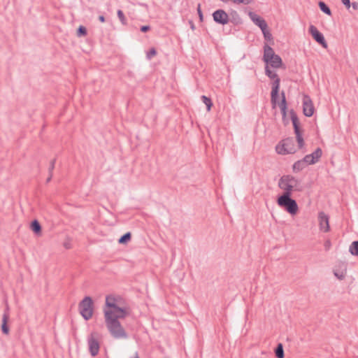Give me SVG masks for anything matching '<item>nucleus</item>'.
<instances>
[{
  "instance_id": "17",
  "label": "nucleus",
  "mask_w": 358,
  "mask_h": 358,
  "mask_svg": "<svg viewBox=\"0 0 358 358\" xmlns=\"http://www.w3.org/2000/svg\"><path fill=\"white\" fill-rule=\"evenodd\" d=\"M30 229L36 235H41L42 227L37 220H34L31 222Z\"/></svg>"
},
{
  "instance_id": "32",
  "label": "nucleus",
  "mask_w": 358,
  "mask_h": 358,
  "mask_svg": "<svg viewBox=\"0 0 358 358\" xmlns=\"http://www.w3.org/2000/svg\"><path fill=\"white\" fill-rule=\"evenodd\" d=\"M234 3L248 5L254 2L255 0H231Z\"/></svg>"
},
{
  "instance_id": "5",
  "label": "nucleus",
  "mask_w": 358,
  "mask_h": 358,
  "mask_svg": "<svg viewBox=\"0 0 358 358\" xmlns=\"http://www.w3.org/2000/svg\"><path fill=\"white\" fill-rule=\"evenodd\" d=\"M297 185V180L291 175H283L278 181V187L283 190L280 195H292L295 187Z\"/></svg>"
},
{
  "instance_id": "29",
  "label": "nucleus",
  "mask_w": 358,
  "mask_h": 358,
  "mask_svg": "<svg viewBox=\"0 0 358 358\" xmlns=\"http://www.w3.org/2000/svg\"><path fill=\"white\" fill-rule=\"evenodd\" d=\"M117 15L121 23L124 25L127 24V19L123 11L122 10H117Z\"/></svg>"
},
{
  "instance_id": "38",
  "label": "nucleus",
  "mask_w": 358,
  "mask_h": 358,
  "mask_svg": "<svg viewBox=\"0 0 358 358\" xmlns=\"http://www.w3.org/2000/svg\"><path fill=\"white\" fill-rule=\"evenodd\" d=\"M343 5L346 7V8L349 9L351 6V3L350 0H341Z\"/></svg>"
},
{
  "instance_id": "42",
  "label": "nucleus",
  "mask_w": 358,
  "mask_h": 358,
  "mask_svg": "<svg viewBox=\"0 0 358 358\" xmlns=\"http://www.w3.org/2000/svg\"><path fill=\"white\" fill-rule=\"evenodd\" d=\"M99 20L101 22H106V18L103 15H100L99 17Z\"/></svg>"
},
{
  "instance_id": "45",
  "label": "nucleus",
  "mask_w": 358,
  "mask_h": 358,
  "mask_svg": "<svg viewBox=\"0 0 358 358\" xmlns=\"http://www.w3.org/2000/svg\"><path fill=\"white\" fill-rule=\"evenodd\" d=\"M357 83H358V78L357 79Z\"/></svg>"
},
{
  "instance_id": "10",
  "label": "nucleus",
  "mask_w": 358,
  "mask_h": 358,
  "mask_svg": "<svg viewBox=\"0 0 358 358\" xmlns=\"http://www.w3.org/2000/svg\"><path fill=\"white\" fill-rule=\"evenodd\" d=\"M318 227L320 231L327 233L330 231L329 216L323 211L317 215Z\"/></svg>"
},
{
  "instance_id": "7",
  "label": "nucleus",
  "mask_w": 358,
  "mask_h": 358,
  "mask_svg": "<svg viewBox=\"0 0 358 358\" xmlns=\"http://www.w3.org/2000/svg\"><path fill=\"white\" fill-rule=\"evenodd\" d=\"M275 150L278 154L283 155L295 153V140L292 137L283 139L275 146Z\"/></svg>"
},
{
  "instance_id": "20",
  "label": "nucleus",
  "mask_w": 358,
  "mask_h": 358,
  "mask_svg": "<svg viewBox=\"0 0 358 358\" xmlns=\"http://www.w3.org/2000/svg\"><path fill=\"white\" fill-rule=\"evenodd\" d=\"M318 6L322 12H323L324 14L327 15L328 16H331L332 13L329 7V6L322 1H318Z\"/></svg>"
},
{
  "instance_id": "22",
  "label": "nucleus",
  "mask_w": 358,
  "mask_h": 358,
  "mask_svg": "<svg viewBox=\"0 0 358 358\" xmlns=\"http://www.w3.org/2000/svg\"><path fill=\"white\" fill-rule=\"evenodd\" d=\"M306 166V164L301 159L298 160L293 164L292 169L294 172H298L303 170Z\"/></svg>"
},
{
  "instance_id": "27",
  "label": "nucleus",
  "mask_w": 358,
  "mask_h": 358,
  "mask_svg": "<svg viewBox=\"0 0 358 358\" xmlns=\"http://www.w3.org/2000/svg\"><path fill=\"white\" fill-rule=\"evenodd\" d=\"M301 160L306 164V166L313 164V152L307 155Z\"/></svg>"
},
{
  "instance_id": "1",
  "label": "nucleus",
  "mask_w": 358,
  "mask_h": 358,
  "mask_svg": "<svg viewBox=\"0 0 358 358\" xmlns=\"http://www.w3.org/2000/svg\"><path fill=\"white\" fill-rule=\"evenodd\" d=\"M108 304L110 309H104L103 312L109 332L114 338H127L128 335L119 322V319H124L129 315L127 309L118 306L117 303Z\"/></svg>"
},
{
  "instance_id": "15",
  "label": "nucleus",
  "mask_w": 358,
  "mask_h": 358,
  "mask_svg": "<svg viewBox=\"0 0 358 358\" xmlns=\"http://www.w3.org/2000/svg\"><path fill=\"white\" fill-rule=\"evenodd\" d=\"M248 15L250 20L254 22V24L258 26L260 28V29H262V28H265V27L268 25L266 20L264 18H262V17H260L259 15H258L257 14L252 11H250L248 13Z\"/></svg>"
},
{
  "instance_id": "3",
  "label": "nucleus",
  "mask_w": 358,
  "mask_h": 358,
  "mask_svg": "<svg viewBox=\"0 0 358 358\" xmlns=\"http://www.w3.org/2000/svg\"><path fill=\"white\" fill-rule=\"evenodd\" d=\"M262 60L265 62L266 65H270L274 69H279L283 66L281 57L278 55H276L273 49L267 43H265L264 45Z\"/></svg>"
},
{
  "instance_id": "14",
  "label": "nucleus",
  "mask_w": 358,
  "mask_h": 358,
  "mask_svg": "<svg viewBox=\"0 0 358 358\" xmlns=\"http://www.w3.org/2000/svg\"><path fill=\"white\" fill-rule=\"evenodd\" d=\"M303 114L307 117L313 115V103L310 96H304L303 102Z\"/></svg>"
},
{
  "instance_id": "24",
  "label": "nucleus",
  "mask_w": 358,
  "mask_h": 358,
  "mask_svg": "<svg viewBox=\"0 0 358 358\" xmlns=\"http://www.w3.org/2000/svg\"><path fill=\"white\" fill-rule=\"evenodd\" d=\"M201 99L203 103L206 106V109L208 111H210L211 110V108L213 105V101L210 97H208L205 95H202L201 96Z\"/></svg>"
},
{
  "instance_id": "36",
  "label": "nucleus",
  "mask_w": 358,
  "mask_h": 358,
  "mask_svg": "<svg viewBox=\"0 0 358 358\" xmlns=\"http://www.w3.org/2000/svg\"><path fill=\"white\" fill-rule=\"evenodd\" d=\"M331 243L329 239L325 241L324 243V247L326 251L329 250L331 248Z\"/></svg>"
},
{
  "instance_id": "23",
  "label": "nucleus",
  "mask_w": 358,
  "mask_h": 358,
  "mask_svg": "<svg viewBox=\"0 0 358 358\" xmlns=\"http://www.w3.org/2000/svg\"><path fill=\"white\" fill-rule=\"evenodd\" d=\"M131 233L128 231L120 236L118 240V243L120 244H127L129 241H131Z\"/></svg>"
},
{
  "instance_id": "21",
  "label": "nucleus",
  "mask_w": 358,
  "mask_h": 358,
  "mask_svg": "<svg viewBox=\"0 0 358 358\" xmlns=\"http://www.w3.org/2000/svg\"><path fill=\"white\" fill-rule=\"evenodd\" d=\"M275 355L277 358H284L285 353L283 349V345L281 343H278L275 348Z\"/></svg>"
},
{
  "instance_id": "31",
  "label": "nucleus",
  "mask_w": 358,
  "mask_h": 358,
  "mask_svg": "<svg viewBox=\"0 0 358 358\" xmlns=\"http://www.w3.org/2000/svg\"><path fill=\"white\" fill-rule=\"evenodd\" d=\"M322 155V150L321 148H317L315 150V163H316L318 159L321 157Z\"/></svg>"
},
{
  "instance_id": "16",
  "label": "nucleus",
  "mask_w": 358,
  "mask_h": 358,
  "mask_svg": "<svg viewBox=\"0 0 358 358\" xmlns=\"http://www.w3.org/2000/svg\"><path fill=\"white\" fill-rule=\"evenodd\" d=\"M315 41L318 43L322 45V48L327 49L328 47V44L324 38V36L322 33H321L319 30H317L315 27Z\"/></svg>"
},
{
  "instance_id": "6",
  "label": "nucleus",
  "mask_w": 358,
  "mask_h": 358,
  "mask_svg": "<svg viewBox=\"0 0 358 358\" xmlns=\"http://www.w3.org/2000/svg\"><path fill=\"white\" fill-rule=\"evenodd\" d=\"M79 313L85 320H89L93 315L94 301L91 296H86L78 304Z\"/></svg>"
},
{
  "instance_id": "12",
  "label": "nucleus",
  "mask_w": 358,
  "mask_h": 358,
  "mask_svg": "<svg viewBox=\"0 0 358 358\" xmlns=\"http://www.w3.org/2000/svg\"><path fill=\"white\" fill-rule=\"evenodd\" d=\"M348 264L345 262L339 261L335 265L333 272L334 275L338 280H343L345 278L347 273Z\"/></svg>"
},
{
  "instance_id": "25",
  "label": "nucleus",
  "mask_w": 358,
  "mask_h": 358,
  "mask_svg": "<svg viewBox=\"0 0 358 358\" xmlns=\"http://www.w3.org/2000/svg\"><path fill=\"white\" fill-rule=\"evenodd\" d=\"M349 251L352 255L358 256V241H355L351 243Z\"/></svg>"
},
{
  "instance_id": "4",
  "label": "nucleus",
  "mask_w": 358,
  "mask_h": 358,
  "mask_svg": "<svg viewBox=\"0 0 358 358\" xmlns=\"http://www.w3.org/2000/svg\"><path fill=\"white\" fill-rule=\"evenodd\" d=\"M278 206L291 215H295L299 212L298 204L292 195H278L276 199Z\"/></svg>"
},
{
  "instance_id": "30",
  "label": "nucleus",
  "mask_w": 358,
  "mask_h": 358,
  "mask_svg": "<svg viewBox=\"0 0 358 358\" xmlns=\"http://www.w3.org/2000/svg\"><path fill=\"white\" fill-rule=\"evenodd\" d=\"M108 303H115V299L113 296H108L106 298V309H110V306H108Z\"/></svg>"
},
{
  "instance_id": "11",
  "label": "nucleus",
  "mask_w": 358,
  "mask_h": 358,
  "mask_svg": "<svg viewBox=\"0 0 358 358\" xmlns=\"http://www.w3.org/2000/svg\"><path fill=\"white\" fill-rule=\"evenodd\" d=\"M213 20L218 24L224 25L229 22V15L222 9H217L212 14Z\"/></svg>"
},
{
  "instance_id": "35",
  "label": "nucleus",
  "mask_w": 358,
  "mask_h": 358,
  "mask_svg": "<svg viewBox=\"0 0 358 358\" xmlns=\"http://www.w3.org/2000/svg\"><path fill=\"white\" fill-rule=\"evenodd\" d=\"M55 163H56V158H55L52 160H51V162L50 163L49 168H48V173H52L53 170L55 169Z\"/></svg>"
},
{
  "instance_id": "28",
  "label": "nucleus",
  "mask_w": 358,
  "mask_h": 358,
  "mask_svg": "<svg viewBox=\"0 0 358 358\" xmlns=\"http://www.w3.org/2000/svg\"><path fill=\"white\" fill-rule=\"evenodd\" d=\"M87 34V30L85 27L80 25L77 29V36L79 37L85 36Z\"/></svg>"
},
{
  "instance_id": "43",
  "label": "nucleus",
  "mask_w": 358,
  "mask_h": 358,
  "mask_svg": "<svg viewBox=\"0 0 358 358\" xmlns=\"http://www.w3.org/2000/svg\"><path fill=\"white\" fill-rule=\"evenodd\" d=\"M189 24H190V27L192 30H194L195 29V26H194V24L192 21H189Z\"/></svg>"
},
{
  "instance_id": "40",
  "label": "nucleus",
  "mask_w": 358,
  "mask_h": 358,
  "mask_svg": "<svg viewBox=\"0 0 358 358\" xmlns=\"http://www.w3.org/2000/svg\"><path fill=\"white\" fill-rule=\"evenodd\" d=\"M351 6L354 10H358V2L354 1L351 3Z\"/></svg>"
},
{
  "instance_id": "44",
  "label": "nucleus",
  "mask_w": 358,
  "mask_h": 358,
  "mask_svg": "<svg viewBox=\"0 0 358 358\" xmlns=\"http://www.w3.org/2000/svg\"><path fill=\"white\" fill-rule=\"evenodd\" d=\"M52 178V173H49V176L46 180V182L47 183L49 182L51 180Z\"/></svg>"
},
{
  "instance_id": "34",
  "label": "nucleus",
  "mask_w": 358,
  "mask_h": 358,
  "mask_svg": "<svg viewBox=\"0 0 358 358\" xmlns=\"http://www.w3.org/2000/svg\"><path fill=\"white\" fill-rule=\"evenodd\" d=\"M196 10H197V13H198V15H199V21L200 22H203V15L201 8V4L200 3L198 4Z\"/></svg>"
},
{
  "instance_id": "26",
  "label": "nucleus",
  "mask_w": 358,
  "mask_h": 358,
  "mask_svg": "<svg viewBox=\"0 0 358 358\" xmlns=\"http://www.w3.org/2000/svg\"><path fill=\"white\" fill-rule=\"evenodd\" d=\"M264 38L265 41H270L273 40L272 34H271L270 31L268 29V25L265 27V28H262V29Z\"/></svg>"
},
{
  "instance_id": "19",
  "label": "nucleus",
  "mask_w": 358,
  "mask_h": 358,
  "mask_svg": "<svg viewBox=\"0 0 358 358\" xmlns=\"http://www.w3.org/2000/svg\"><path fill=\"white\" fill-rule=\"evenodd\" d=\"M229 16V22H231L234 24L238 25L242 23V20L237 11L231 10Z\"/></svg>"
},
{
  "instance_id": "2",
  "label": "nucleus",
  "mask_w": 358,
  "mask_h": 358,
  "mask_svg": "<svg viewBox=\"0 0 358 358\" xmlns=\"http://www.w3.org/2000/svg\"><path fill=\"white\" fill-rule=\"evenodd\" d=\"M265 74L270 78L273 79V82L272 83L271 92V103L272 105V108H275L277 106V100L279 98V91H280V79L278 77V74L270 69L268 66L266 65L265 66Z\"/></svg>"
},
{
  "instance_id": "18",
  "label": "nucleus",
  "mask_w": 358,
  "mask_h": 358,
  "mask_svg": "<svg viewBox=\"0 0 358 358\" xmlns=\"http://www.w3.org/2000/svg\"><path fill=\"white\" fill-rule=\"evenodd\" d=\"M8 320H9V315L7 313H4L3 315V318H2L1 331H2V333L6 335H8L10 331V329L8 325Z\"/></svg>"
},
{
  "instance_id": "37",
  "label": "nucleus",
  "mask_w": 358,
  "mask_h": 358,
  "mask_svg": "<svg viewBox=\"0 0 358 358\" xmlns=\"http://www.w3.org/2000/svg\"><path fill=\"white\" fill-rule=\"evenodd\" d=\"M150 29H151V27L149 25H143L141 27L140 30H141V31L145 33V32H148V31H150Z\"/></svg>"
},
{
  "instance_id": "41",
  "label": "nucleus",
  "mask_w": 358,
  "mask_h": 358,
  "mask_svg": "<svg viewBox=\"0 0 358 358\" xmlns=\"http://www.w3.org/2000/svg\"><path fill=\"white\" fill-rule=\"evenodd\" d=\"M64 247L66 249H69V248H71V243L69 242H64Z\"/></svg>"
},
{
  "instance_id": "33",
  "label": "nucleus",
  "mask_w": 358,
  "mask_h": 358,
  "mask_svg": "<svg viewBox=\"0 0 358 358\" xmlns=\"http://www.w3.org/2000/svg\"><path fill=\"white\" fill-rule=\"evenodd\" d=\"M157 55V50L155 48H152L149 50V51L147 52V58L150 59L152 57L155 56Z\"/></svg>"
},
{
  "instance_id": "39",
  "label": "nucleus",
  "mask_w": 358,
  "mask_h": 358,
  "mask_svg": "<svg viewBox=\"0 0 358 358\" xmlns=\"http://www.w3.org/2000/svg\"><path fill=\"white\" fill-rule=\"evenodd\" d=\"M313 24H310L308 28V33L312 37H313Z\"/></svg>"
},
{
  "instance_id": "9",
  "label": "nucleus",
  "mask_w": 358,
  "mask_h": 358,
  "mask_svg": "<svg viewBox=\"0 0 358 358\" xmlns=\"http://www.w3.org/2000/svg\"><path fill=\"white\" fill-rule=\"evenodd\" d=\"M87 344L89 352L92 357L99 354L100 349L99 334L96 331H92L87 337Z\"/></svg>"
},
{
  "instance_id": "8",
  "label": "nucleus",
  "mask_w": 358,
  "mask_h": 358,
  "mask_svg": "<svg viewBox=\"0 0 358 358\" xmlns=\"http://www.w3.org/2000/svg\"><path fill=\"white\" fill-rule=\"evenodd\" d=\"M290 118L292 122L294 133L296 134V141L299 149L302 148L304 144L303 138L302 136V131L300 128V122L298 116L295 111L292 109L289 111Z\"/></svg>"
},
{
  "instance_id": "13",
  "label": "nucleus",
  "mask_w": 358,
  "mask_h": 358,
  "mask_svg": "<svg viewBox=\"0 0 358 358\" xmlns=\"http://www.w3.org/2000/svg\"><path fill=\"white\" fill-rule=\"evenodd\" d=\"M280 96H281V101H280V103H278V101H277V105H278L280 108V111H281V113H282V122L286 125V124H287L289 123V121L286 118V117H287V100H286V97H285V94L284 91H282L280 93Z\"/></svg>"
}]
</instances>
